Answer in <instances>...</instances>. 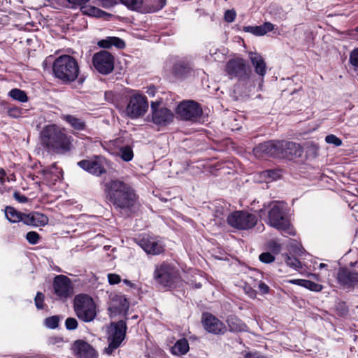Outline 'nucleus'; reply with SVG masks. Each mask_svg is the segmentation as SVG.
Wrapping results in <instances>:
<instances>
[{
  "mask_svg": "<svg viewBox=\"0 0 358 358\" xmlns=\"http://www.w3.org/2000/svg\"><path fill=\"white\" fill-rule=\"evenodd\" d=\"M245 357V358H270L259 352H248Z\"/></svg>",
  "mask_w": 358,
  "mask_h": 358,
  "instance_id": "54",
  "label": "nucleus"
},
{
  "mask_svg": "<svg viewBox=\"0 0 358 358\" xmlns=\"http://www.w3.org/2000/svg\"><path fill=\"white\" fill-rule=\"evenodd\" d=\"M119 155L124 162H130L134 157V152L130 146H122L120 148Z\"/></svg>",
  "mask_w": 358,
  "mask_h": 358,
  "instance_id": "36",
  "label": "nucleus"
},
{
  "mask_svg": "<svg viewBox=\"0 0 358 358\" xmlns=\"http://www.w3.org/2000/svg\"><path fill=\"white\" fill-rule=\"evenodd\" d=\"M246 294L252 299H255L257 296V292L251 287H246L245 288Z\"/></svg>",
  "mask_w": 358,
  "mask_h": 358,
  "instance_id": "55",
  "label": "nucleus"
},
{
  "mask_svg": "<svg viewBox=\"0 0 358 358\" xmlns=\"http://www.w3.org/2000/svg\"><path fill=\"white\" fill-rule=\"evenodd\" d=\"M138 245L149 255H157L164 251V245L157 237L143 236L139 241Z\"/></svg>",
  "mask_w": 358,
  "mask_h": 358,
  "instance_id": "18",
  "label": "nucleus"
},
{
  "mask_svg": "<svg viewBox=\"0 0 358 358\" xmlns=\"http://www.w3.org/2000/svg\"><path fill=\"white\" fill-rule=\"evenodd\" d=\"M336 281L343 289H352L358 285V273L347 268H340L336 273Z\"/></svg>",
  "mask_w": 358,
  "mask_h": 358,
  "instance_id": "16",
  "label": "nucleus"
},
{
  "mask_svg": "<svg viewBox=\"0 0 358 358\" xmlns=\"http://www.w3.org/2000/svg\"><path fill=\"white\" fill-rule=\"evenodd\" d=\"M264 176L270 178L271 180H275L280 178L279 172L275 170H267L264 172Z\"/></svg>",
  "mask_w": 358,
  "mask_h": 358,
  "instance_id": "48",
  "label": "nucleus"
},
{
  "mask_svg": "<svg viewBox=\"0 0 358 358\" xmlns=\"http://www.w3.org/2000/svg\"><path fill=\"white\" fill-rule=\"evenodd\" d=\"M8 115L13 118H17L22 115V109L18 107H11L8 110Z\"/></svg>",
  "mask_w": 358,
  "mask_h": 358,
  "instance_id": "47",
  "label": "nucleus"
},
{
  "mask_svg": "<svg viewBox=\"0 0 358 358\" xmlns=\"http://www.w3.org/2000/svg\"><path fill=\"white\" fill-rule=\"evenodd\" d=\"M105 163H106L105 159L99 157L96 160H82L78 164L90 173L99 176L106 172Z\"/></svg>",
  "mask_w": 358,
  "mask_h": 358,
  "instance_id": "19",
  "label": "nucleus"
},
{
  "mask_svg": "<svg viewBox=\"0 0 358 358\" xmlns=\"http://www.w3.org/2000/svg\"><path fill=\"white\" fill-rule=\"evenodd\" d=\"M89 0H69V3L79 6L85 4Z\"/></svg>",
  "mask_w": 358,
  "mask_h": 358,
  "instance_id": "57",
  "label": "nucleus"
},
{
  "mask_svg": "<svg viewBox=\"0 0 358 358\" xmlns=\"http://www.w3.org/2000/svg\"><path fill=\"white\" fill-rule=\"evenodd\" d=\"M189 350L188 341L185 338L179 339L171 348V352L173 355L180 356L185 355Z\"/></svg>",
  "mask_w": 358,
  "mask_h": 358,
  "instance_id": "32",
  "label": "nucleus"
},
{
  "mask_svg": "<svg viewBox=\"0 0 358 358\" xmlns=\"http://www.w3.org/2000/svg\"><path fill=\"white\" fill-rule=\"evenodd\" d=\"M227 324L229 329L231 332L248 331V326L238 317L235 315H229L227 319Z\"/></svg>",
  "mask_w": 358,
  "mask_h": 358,
  "instance_id": "28",
  "label": "nucleus"
},
{
  "mask_svg": "<svg viewBox=\"0 0 358 358\" xmlns=\"http://www.w3.org/2000/svg\"><path fill=\"white\" fill-rule=\"evenodd\" d=\"M355 37L358 40V26L355 28Z\"/></svg>",
  "mask_w": 358,
  "mask_h": 358,
  "instance_id": "64",
  "label": "nucleus"
},
{
  "mask_svg": "<svg viewBox=\"0 0 358 358\" xmlns=\"http://www.w3.org/2000/svg\"><path fill=\"white\" fill-rule=\"evenodd\" d=\"M92 63L96 70L103 75L110 73L114 69V57L106 50L94 54Z\"/></svg>",
  "mask_w": 358,
  "mask_h": 358,
  "instance_id": "10",
  "label": "nucleus"
},
{
  "mask_svg": "<svg viewBox=\"0 0 358 358\" xmlns=\"http://www.w3.org/2000/svg\"><path fill=\"white\" fill-rule=\"evenodd\" d=\"M41 145L48 152L63 153L67 148L66 129L56 124L45 126L40 134Z\"/></svg>",
  "mask_w": 358,
  "mask_h": 358,
  "instance_id": "2",
  "label": "nucleus"
},
{
  "mask_svg": "<svg viewBox=\"0 0 358 358\" xmlns=\"http://www.w3.org/2000/svg\"><path fill=\"white\" fill-rule=\"evenodd\" d=\"M104 192L107 199L115 208L131 210L138 199L134 189L127 183L120 180H111L104 185Z\"/></svg>",
  "mask_w": 358,
  "mask_h": 358,
  "instance_id": "1",
  "label": "nucleus"
},
{
  "mask_svg": "<svg viewBox=\"0 0 358 358\" xmlns=\"http://www.w3.org/2000/svg\"><path fill=\"white\" fill-rule=\"evenodd\" d=\"M257 220L255 215L243 210L234 211L227 216L228 224L239 230H248L252 228Z\"/></svg>",
  "mask_w": 358,
  "mask_h": 358,
  "instance_id": "8",
  "label": "nucleus"
},
{
  "mask_svg": "<svg viewBox=\"0 0 358 358\" xmlns=\"http://www.w3.org/2000/svg\"><path fill=\"white\" fill-rule=\"evenodd\" d=\"M258 288L262 294H266L269 292L270 288L264 282L260 281L258 283Z\"/></svg>",
  "mask_w": 358,
  "mask_h": 358,
  "instance_id": "52",
  "label": "nucleus"
},
{
  "mask_svg": "<svg viewBox=\"0 0 358 358\" xmlns=\"http://www.w3.org/2000/svg\"><path fill=\"white\" fill-rule=\"evenodd\" d=\"M121 95L113 91H107L105 92V99L107 101L112 103L116 107L120 106V98Z\"/></svg>",
  "mask_w": 358,
  "mask_h": 358,
  "instance_id": "37",
  "label": "nucleus"
},
{
  "mask_svg": "<svg viewBox=\"0 0 358 358\" xmlns=\"http://www.w3.org/2000/svg\"><path fill=\"white\" fill-rule=\"evenodd\" d=\"M55 294L59 298L67 297V277L63 275L55 276L53 281Z\"/></svg>",
  "mask_w": 358,
  "mask_h": 358,
  "instance_id": "25",
  "label": "nucleus"
},
{
  "mask_svg": "<svg viewBox=\"0 0 358 358\" xmlns=\"http://www.w3.org/2000/svg\"><path fill=\"white\" fill-rule=\"evenodd\" d=\"M23 223L33 227H44L48 223V217L43 213L33 212L24 214Z\"/></svg>",
  "mask_w": 358,
  "mask_h": 358,
  "instance_id": "24",
  "label": "nucleus"
},
{
  "mask_svg": "<svg viewBox=\"0 0 358 358\" xmlns=\"http://www.w3.org/2000/svg\"><path fill=\"white\" fill-rule=\"evenodd\" d=\"M148 109V102L146 96L135 93L129 97L125 112L127 116L135 119L144 115Z\"/></svg>",
  "mask_w": 358,
  "mask_h": 358,
  "instance_id": "9",
  "label": "nucleus"
},
{
  "mask_svg": "<svg viewBox=\"0 0 358 358\" xmlns=\"http://www.w3.org/2000/svg\"><path fill=\"white\" fill-rule=\"evenodd\" d=\"M285 262L289 266L294 268H299L301 266L300 261L294 257L287 256Z\"/></svg>",
  "mask_w": 358,
  "mask_h": 358,
  "instance_id": "43",
  "label": "nucleus"
},
{
  "mask_svg": "<svg viewBox=\"0 0 358 358\" xmlns=\"http://www.w3.org/2000/svg\"><path fill=\"white\" fill-rule=\"evenodd\" d=\"M48 343L51 345H57L58 346H60V344H64V341L61 337L52 336L49 338Z\"/></svg>",
  "mask_w": 358,
  "mask_h": 358,
  "instance_id": "51",
  "label": "nucleus"
},
{
  "mask_svg": "<svg viewBox=\"0 0 358 358\" xmlns=\"http://www.w3.org/2000/svg\"><path fill=\"white\" fill-rule=\"evenodd\" d=\"M5 215L8 220L10 222H24V213H21L15 210L14 208L10 206H7L5 209Z\"/></svg>",
  "mask_w": 358,
  "mask_h": 358,
  "instance_id": "33",
  "label": "nucleus"
},
{
  "mask_svg": "<svg viewBox=\"0 0 358 358\" xmlns=\"http://www.w3.org/2000/svg\"><path fill=\"white\" fill-rule=\"evenodd\" d=\"M90 13H87L86 10H83L84 13H87L90 15H95L96 13L100 12V10L96 9V8H90Z\"/></svg>",
  "mask_w": 358,
  "mask_h": 358,
  "instance_id": "59",
  "label": "nucleus"
},
{
  "mask_svg": "<svg viewBox=\"0 0 358 358\" xmlns=\"http://www.w3.org/2000/svg\"><path fill=\"white\" fill-rule=\"evenodd\" d=\"M191 71L192 66L185 59H178L173 64L172 73L177 78H185Z\"/></svg>",
  "mask_w": 358,
  "mask_h": 358,
  "instance_id": "23",
  "label": "nucleus"
},
{
  "mask_svg": "<svg viewBox=\"0 0 358 358\" xmlns=\"http://www.w3.org/2000/svg\"><path fill=\"white\" fill-rule=\"evenodd\" d=\"M269 246L272 248L273 252L278 253L280 250V245L275 241H271Z\"/></svg>",
  "mask_w": 358,
  "mask_h": 358,
  "instance_id": "56",
  "label": "nucleus"
},
{
  "mask_svg": "<svg viewBox=\"0 0 358 358\" xmlns=\"http://www.w3.org/2000/svg\"><path fill=\"white\" fill-rule=\"evenodd\" d=\"M180 278L179 271L169 264L162 263L155 267L154 279L163 287L176 286Z\"/></svg>",
  "mask_w": 358,
  "mask_h": 358,
  "instance_id": "6",
  "label": "nucleus"
},
{
  "mask_svg": "<svg viewBox=\"0 0 358 358\" xmlns=\"http://www.w3.org/2000/svg\"><path fill=\"white\" fill-rule=\"evenodd\" d=\"M325 141L328 144H332L336 147L341 146L342 145V141L339 138H338L334 134H329L327 135L325 137Z\"/></svg>",
  "mask_w": 358,
  "mask_h": 358,
  "instance_id": "42",
  "label": "nucleus"
},
{
  "mask_svg": "<svg viewBox=\"0 0 358 358\" xmlns=\"http://www.w3.org/2000/svg\"><path fill=\"white\" fill-rule=\"evenodd\" d=\"M308 276H310L312 278H313L314 279L318 280L319 278H318V275L315 274V273H310L308 275Z\"/></svg>",
  "mask_w": 358,
  "mask_h": 358,
  "instance_id": "62",
  "label": "nucleus"
},
{
  "mask_svg": "<svg viewBox=\"0 0 358 358\" xmlns=\"http://www.w3.org/2000/svg\"><path fill=\"white\" fill-rule=\"evenodd\" d=\"M225 71L230 79L236 78L240 84L250 83L252 71L243 59H229L225 65Z\"/></svg>",
  "mask_w": 358,
  "mask_h": 358,
  "instance_id": "5",
  "label": "nucleus"
},
{
  "mask_svg": "<svg viewBox=\"0 0 358 358\" xmlns=\"http://www.w3.org/2000/svg\"><path fill=\"white\" fill-rule=\"evenodd\" d=\"M27 241L31 245H35L40 240V235L36 231H29L26 234Z\"/></svg>",
  "mask_w": 358,
  "mask_h": 358,
  "instance_id": "41",
  "label": "nucleus"
},
{
  "mask_svg": "<svg viewBox=\"0 0 358 358\" xmlns=\"http://www.w3.org/2000/svg\"><path fill=\"white\" fill-rule=\"evenodd\" d=\"M176 113L182 120L196 121L202 115V109L194 101H184L177 107Z\"/></svg>",
  "mask_w": 358,
  "mask_h": 358,
  "instance_id": "11",
  "label": "nucleus"
},
{
  "mask_svg": "<svg viewBox=\"0 0 358 358\" xmlns=\"http://www.w3.org/2000/svg\"><path fill=\"white\" fill-rule=\"evenodd\" d=\"M122 282H123V283H124L125 285H127V286H129V287H131L132 289H138L137 285L129 280L125 279V280H123Z\"/></svg>",
  "mask_w": 358,
  "mask_h": 358,
  "instance_id": "58",
  "label": "nucleus"
},
{
  "mask_svg": "<svg viewBox=\"0 0 358 358\" xmlns=\"http://www.w3.org/2000/svg\"><path fill=\"white\" fill-rule=\"evenodd\" d=\"M202 324L208 332L213 334H222L226 331L224 324L209 313H203Z\"/></svg>",
  "mask_w": 358,
  "mask_h": 358,
  "instance_id": "17",
  "label": "nucleus"
},
{
  "mask_svg": "<svg viewBox=\"0 0 358 358\" xmlns=\"http://www.w3.org/2000/svg\"><path fill=\"white\" fill-rule=\"evenodd\" d=\"M273 29L274 24L268 22H266L259 26H246L243 27L245 32L251 33L258 36H264Z\"/></svg>",
  "mask_w": 358,
  "mask_h": 358,
  "instance_id": "27",
  "label": "nucleus"
},
{
  "mask_svg": "<svg viewBox=\"0 0 358 358\" xmlns=\"http://www.w3.org/2000/svg\"><path fill=\"white\" fill-rule=\"evenodd\" d=\"M259 259L266 264H270L275 260V257L270 252H263L259 256Z\"/></svg>",
  "mask_w": 358,
  "mask_h": 358,
  "instance_id": "44",
  "label": "nucleus"
},
{
  "mask_svg": "<svg viewBox=\"0 0 358 358\" xmlns=\"http://www.w3.org/2000/svg\"><path fill=\"white\" fill-rule=\"evenodd\" d=\"M55 76L64 81L67 80V55H63L55 59L52 64Z\"/></svg>",
  "mask_w": 358,
  "mask_h": 358,
  "instance_id": "22",
  "label": "nucleus"
},
{
  "mask_svg": "<svg viewBox=\"0 0 358 358\" xmlns=\"http://www.w3.org/2000/svg\"><path fill=\"white\" fill-rule=\"evenodd\" d=\"M280 150V141H271L257 145L253 149L254 155L257 158L279 157Z\"/></svg>",
  "mask_w": 358,
  "mask_h": 358,
  "instance_id": "15",
  "label": "nucleus"
},
{
  "mask_svg": "<svg viewBox=\"0 0 358 358\" xmlns=\"http://www.w3.org/2000/svg\"><path fill=\"white\" fill-rule=\"evenodd\" d=\"M6 176V171L3 169L0 168V176Z\"/></svg>",
  "mask_w": 358,
  "mask_h": 358,
  "instance_id": "63",
  "label": "nucleus"
},
{
  "mask_svg": "<svg viewBox=\"0 0 358 358\" xmlns=\"http://www.w3.org/2000/svg\"><path fill=\"white\" fill-rule=\"evenodd\" d=\"M73 308L77 317L85 322H90L96 317V305L88 294L76 295L73 300Z\"/></svg>",
  "mask_w": 358,
  "mask_h": 358,
  "instance_id": "4",
  "label": "nucleus"
},
{
  "mask_svg": "<svg viewBox=\"0 0 358 358\" xmlns=\"http://www.w3.org/2000/svg\"><path fill=\"white\" fill-rule=\"evenodd\" d=\"M109 299L108 310L110 312V317L127 315L129 303L124 295L111 294Z\"/></svg>",
  "mask_w": 358,
  "mask_h": 358,
  "instance_id": "14",
  "label": "nucleus"
},
{
  "mask_svg": "<svg viewBox=\"0 0 358 358\" xmlns=\"http://www.w3.org/2000/svg\"><path fill=\"white\" fill-rule=\"evenodd\" d=\"M350 62L355 72L358 74V48L352 50L350 55Z\"/></svg>",
  "mask_w": 358,
  "mask_h": 358,
  "instance_id": "39",
  "label": "nucleus"
},
{
  "mask_svg": "<svg viewBox=\"0 0 358 358\" xmlns=\"http://www.w3.org/2000/svg\"><path fill=\"white\" fill-rule=\"evenodd\" d=\"M35 305L38 309H43L44 308L43 301L44 295L41 292H38L34 299Z\"/></svg>",
  "mask_w": 358,
  "mask_h": 358,
  "instance_id": "46",
  "label": "nucleus"
},
{
  "mask_svg": "<svg viewBox=\"0 0 358 358\" xmlns=\"http://www.w3.org/2000/svg\"><path fill=\"white\" fill-rule=\"evenodd\" d=\"M150 96H154L155 94V88L152 87L148 88V90L146 92Z\"/></svg>",
  "mask_w": 358,
  "mask_h": 358,
  "instance_id": "60",
  "label": "nucleus"
},
{
  "mask_svg": "<svg viewBox=\"0 0 358 358\" xmlns=\"http://www.w3.org/2000/svg\"><path fill=\"white\" fill-rule=\"evenodd\" d=\"M280 156L285 157H300L303 152L302 148L299 144L286 141H280Z\"/></svg>",
  "mask_w": 358,
  "mask_h": 358,
  "instance_id": "21",
  "label": "nucleus"
},
{
  "mask_svg": "<svg viewBox=\"0 0 358 358\" xmlns=\"http://www.w3.org/2000/svg\"><path fill=\"white\" fill-rule=\"evenodd\" d=\"M71 350L78 358H97L95 350L89 343L82 340L76 341Z\"/></svg>",
  "mask_w": 358,
  "mask_h": 358,
  "instance_id": "20",
  "label": "nucleus"
},
{
  "mask_svg": "<svg viewBox=\"0 0 358 358\" xmlns=\"http://www.w3.org/2000/svg\"><path fill=\"white\" fill-rule=\"evenodd\" d=\"M267 208H268L267 223L278 230L287 231L289 234H293L290 231L289 222L286 217V203L273 201L268 205Z\"/></svg>",
  "mask_w": 358,
  "mask_h": 358,
  "instance_id": "3",
  "label": "nucleus"
},
{
  "mask_svg": "<svg viewBox=\"0 0 358 358\" xmlns=\"http://www.w3.org/2000/svg\"><path fill=\"white\" fill-rule=\"evenodd\" d=\"M249 57L255 73L261 77H264L266 73V64L263 57L259 54L252 52H250Z\"/></svg>",
  "mask_w": 358,
  "mask_h": 358,
  "instance_id": "26",
  "label": "nucleus"
},
{
  "mask_svg": "<svg viewBox=\"0 0 358 358\" xmlns=\"http://www.w3.org/2000/svg\"><path fill=\"white\" fill-rule=\"evenodd\" d=\"M266 206L264 204V208H261L259 210L258 213H259L260 217H262L263 215L266 214Z\"/></svg>",
  "mask_w": 358,
  "mask_h": 358,
  "instance_id": "61",
  "label": "nucleus"
},
{
  "mask_svg": "<svg viewBox=\"0 0 358 358\" xmlns=\"http://www.w3.org/2000/svg\"><path fill=\"white\" fill-rule=\"evenodd\" d=\"M151 110L152 122L157 125L166 126L173 120V112L166 107L161 106L158 101L151 103Z\"/></svg>",
  "mask_w": 358,
  "mask_h": 358,
  "instance_id": "13",
  "label": "nucleus"
},
{
  "mask_svg": "<svg viewBox=\"0 0 358 358\" xmlns=\"http://www.w3.org/2000/svg\"><path fill=\"white\" fill-rule=\"evenodd\" d=\"M166 0H143V11L145 13H155L164 8Z\"/></svg>",
  "mask_w": 358,
  "mask_h": 358,
  "instance_id": "30",
  "label": "nucleus"
},
{
  "mask_svg": "<svg viewBox=\"0 0 358 358\" xmlns=\"http://www.w3.org/2000/svg\"><path fill=\"white\" fill-rule=\"evenodd\" d=\"M8 96L13 99L22 103H25L28 101V96L25 92L17 88L12 89L8 92Z\"/></svg>",
  "mask_w": 358,
  "mask_h": 358,
  "instance_id": "34",
  "label": "nucleus"
},
{
  "mask_svg": "<svg viewBox=\"0 0 358 358\" xmlns=\"http://www.w3.org/2000/svg\"><path fill=\"white\" fill-rule=\"evenodd\" d=\"M78 321L73 317H69V330H74L78 327Z\"/></svg>",
  "mask_w": 358,
  "mask_h": 358,
  "instance_id": "53",
  "label": "nucleus"
},
{
  "mask_svg": "<svg viewBox=\"0 0 358 358\" xmlns=\"http://www.w3.org/2000/svg\"><path fill=\"white\" fill-rule=\"evenodd\" d=\"M127 324L124 320L112 322L108 331V346L104 352L107 355H111L115 350L118 348L125 338Z\"/></svg>",
  "mask_w": 358,
  "mask_h": 358,
  "instance_id": "7",
  "label": "nucleus"
},
{
  "mask_svg": "<svg viewBox=\"0 0 358 358\" xmlns=\"http://www.w3.org/2000/svg\"><path fill=\"white\" fill-rule=\"evenodd\" d=\"M108 283L111 285H117L121 282V277L116 273H108L107 275Z\"/></svg>",
  "mask_w": 358,
  "mask_h": 358,
  "instance_id": "45",
  "label": "nucleus"
},
{
  "mask_svg": "<svg viewBox=\"0 0 358 358\" xmlns=\"http://www.w3.org/2000/svg\"><path fill=\"white\" fill-rule=\"evenodd\" d=\"M98 45L103 48H110L115 46L119 49H122L125 47L124 41L118 37H107L98 42Z\"/></svg>",
  "mask_w": 358,
  "mask_h": 358,
  "instance_id": "29",
  "label": "nucleus"
},
{
  "mask_svg": "<svg viewBox=\"0 0 358 358\" xmlns=\"http://www.w3.org/2000/svg\"><path fill=\"white\" fill-rule=\"evenodd\" d=\"M290 283L303 287L310 291L320 292L323 286L320 284L315 283L313 281L305 279H294L289 281Z\"/></svg>",
  "mask_w": 358,
  "mask_h": 358,
  "instance_id": "31",
  "label": "nucleus"
},
{
  "mask_svg": "<svg viewBox=\"0 0 358 358\" xmlns=\"http://www.w3.org/2000/svg\"><path fill=\"white\" fill-rule=\"evenodd\" d=\"M69 124L76 130L81 131L85 128V122L81 118L69 115Z\"/></svg>",
  "mask_w": 358,
  "mask_h": 358,
  "instance_id": "35",
  "label": "nucleus"
},
{
  "mask_svg": "<svg viewBox=\"0 0 358 358\" xmlns=\"http://www.w3.org/2000/svg\"><path fill=\"white\" fill-rule=\"evenodd\" d=\"M86 77L80 73L77 61L69 55V88L80 92Z\"/></svg>",
  "mask_w": 358,
  "mask_h": 358,
  "instance_id": "12",
  "label": "nucleus"
},
{
  "mask_svg": "<svg viewBox=\"0 0 358 358\" xmlns=\"http://www.w3.org/2000/svg\"><path fill=\"white\" fill-rule=\"evenodd\" d=\"M236 13L234 10H227L224 13V20L227 22H232L234 21Z\"/></svg>",
  "mask_w": 358,
  "mask_h": 358,
  "instance_id": "49",
  "label": "nucleus"
},
{
  "mask_svg": "<svg viewBox=\"0 0 358 358\" xmlns=\"http://www.w3.org/2000/svg\"><path fill=\"white\" fill-rule=\"evenodd\" d=\"M13 197L17 201L21 203H24L28 201V198L19 192H15L13 193Z\"/></svg>",
  "mask_w": 358,
  "mask_h": 358,
  "instance_id": "50",
  "label": "nucleus"
},
{
  "mask_svg": "<svg viewBox=\"0 0 358 358\" xmlns=\"http://www.w3.org/2000/svg\"><path fill=\"white\" fill-rule=\"evenodd\" d=\"M59 321V317L55 315L46 318L44 321V324L45 327L49 329H55L58 326Z\"/></svg>",
  "mask_w": 358,
  "mask_h": 358,
  "instance_id": "40",
  "label": "nucleus"
},
{
  "mask_svg": "<svg viewBox=\"0 0 358 358\" xmlns=\"http://www.w3.org/2000/svg\"><path fill=\"white\" fill-rule=\"evenodd\" d=\"M122 3L125 5L131 10H138L143 6V0H120Z\"/></svg>",
  "mask_w": 358,
  "mask_h": 358,
  "instance_id": "38",
  "label": "nucleus"
}]
</instances>
